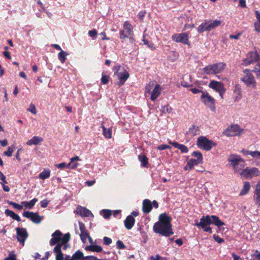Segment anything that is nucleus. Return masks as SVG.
I'll list each match as a JSON object with an SVG mask.
<instances>
[{
	"label": "nucleus",
	"instance_id": "nucleus-61",
	"mask_svg": "<svg viewBox=\"0 0 260 260\" xmlns=\"http://www.w3.org/2000/svg\"><path fill=\"white\" fill-rule=\"evenodd\" d=\"M181 85L184 87H191L192 85L191 84H189L187 81L183 80L181 81Z\"/></svg>",
	"mask_w": 260,
	"mask_h": 260
},
{
	"label": "nucleus",
	"instance_id": "nucleus-20",
	"mask_svg": "<svg viewBox=\"0 0 260 260\" xmlns=\"http://www.w3.org/2000/svg\"><path fill=\"white\" fill-rule=\"evenodd\" d=\"M153 206L151 201L149 199H145L142 203V211L144 214H148L150 213Z\"/></svg>",
	"mask_w": 260,
	"mask_h": 260
},
{
	"label": "nucleus",
	"instance_id": "nucleus-32",
	"mask_svg": "<svg viewBox=\"0 0 260 260\" xmlns=\"http://www.w3.org/2000/svg\"><path fill=\"white\" fill-rule=\"evenodd\" d=\"M80 160V158L79 156H76L74 157H72L70 159V162L68 164V166L69 168L72 169H74L78 166V164L77 163H74V161H78Z\"/></svg>",
	"mask_w": 260,
	"mask_h": 260
},
{
	"label": "nucleus",
	"instance_id": "nucleus-37",
	"mask_svg": "<svg viewBox=\"0 0 260 260\" xmlns=\"http://www.w3.org/2000/svg\"><path fill=\"white\" fill-rule=\"evenodd\" d=\"M50 176V171L44 170L39 174V178L41 179L45 180L48 178Z\"/></svg>",
	"mask_w": 260,
	"mask_h": 260
},
{
	"label": "nucleus",
	"instance_id": "nucleus-41",
	"mask_svg": "<svg viewBox=\"0 0 260 260\" xmlns=\"http://www.w3.org/2000/svg\"><path fill=\"white\" fill-rule=\"evenodd\" d=\"M154 85V83L152 82H150L145 88V95L147 96V94H149L150 92L151 89Z\"/></svg>",
	"mask_w": 260,
	"mask_h": 260
},
{
	"label": "nucleus",
	"instance_id": "nucleus-6",
	"mask_svg": "<svg viewBox=\"0 0 260 260\" xmlns=\"http://www.w3.org/2000/svg\"><path fill=\"white\" fill-rule=\"evenodd\" d=\"M226 66L223 62L216 63L207 66L203 69V71L207 75L216 74L222 72Z\"/></svg>",
	"mask_w": 260,
	"mask_h": 260
},
{
	"label": "nucleus",
	"instance_id": "nucleus-62",
	"mask_svg": "<svg viewBox=\"0 0 260 260\" xmlns=\"http://www.w3.org/2000/svg\"><path fill=\"white\" fill-rule=\"evenodd\" d=\"M97 257L92 255L86 256L84 257V260H96Z\"/></svg>",
	"mask_w": 260,
	"mask_h": 260
},
{
	"label": "nucleus",
	"instance_id": "nucleus-60",
	"mask_svg": "<svg viewBox=\"0 0 260 260\" xmlns=\"http://www.w3.org/2000/svg\"><path fill=\"white\" fill-rule=\"evenodd\" d=\"M22 151V148L18 149L16 152V154L15 155V157L18 160V161L19 162H20L21 161V159L20 157V152Z\"/></svg>",
	"mask_w": 260,
	"mask_h": 260
},
{
	"label": "nucleus",
	"instance_id": "nucleus-47",
	"mask_svg": "<svg viewBox=\"0 0 260 260\" xmlns=\"http://www.w3.org/2000/svg\"><path fill=\"white\" fill-rule=\"evenodd\" d=\"M13 152H14V149L11 146H10L8 148L7 151H6L4 152V154L6 156L10 157L12 156V153Z\"/></svg>",
	"mask_w": 260,
	"mask_h": 260
},
{
	"label": "nucleus",
	"instance_id": "nucleus-44",
	"mask_svg": "<svg viewBox=\"0 0 260 260\" xmlns=\"http://www.w3.org/2000/svg\"><path fill=\"white\" fill-rule=\"evenodd\" d=\"M234 92L235 94L242 95L241 88L240 85L236 84L235 85Z\"/></svg>",
	"mask_w": 260,
	"mask_h": 260
},
{
	"label": "nucleus",
	"instance_id": "nucleus-57",
	"mask_svg": "<svg viewBox=\"0 0 260 260\" xmlns=\"http://www.w3.org/2000/svg\"><path fill=\"white\" fill-rule=\"evenodd\" d=\"M190 91H191L194 94H197V93H202V94H203V92H205V91L202 90L200 89L196 88H190Z\"/></svg>",
	"mask_w": 260,
	"mask_h": 260
},
{
	"label": "nucleus",
	"instance_id": "nucleus-14",
	"mask_svg": "<svg viewBox=\"0 0 260 260\" xmlns=\"http://www.w3.org/2000/svg\"><path fill=\"white\" fill-rule=\"evenodd\" d=\"M23 216L30 219L32 222L36 224L40 223L43 219V216H40L38 212L26 211L23 213Z\"/></svg>",
	"mask_w": 260,
	"mask_h": 260
},
{
	"label": "nucleus",
	"instance_id": "nucleus-2",
	"mask_svg": "<svg viewBox=\"0 0 260 260\" xmlns=\"http://www.w3.org/2000/svg\"><path fill=\"white\" fill-rule=\"evenodd\" d=\"M171 220V218L166 213L160 214L159 220L153 225L154 232L165 237H170L174 233L172 229Z\"/></svg>",
	"mask_w": 260,
	"mask_h": 260
},
{
	"label": "nucleus",
	"instance_id": "nucleus-54",
	"mask_svg": "<svg viewBox=\"0 0 260 260\" xmlns=\"http://www.w3.org/2000/svg\"><path fill=\"white\" fill-rule=\"evenodd\" d=\"M249 154L253 157H260V152L258 151H251Z\"/></svg>",
	"mask_w": 260,
	"mask_h": 260
},
{
	"label": "nucleus",
	"instance_id": "nucleus-18",
	"mask_svg": "<svg viewBox=\"0 0 260 260\" xmlns=\"http://www.w3.org/2000/svg\"><path fill=\"white\" fill-rule=\"evenodd\" d=\"M83 253L80 250L76 251L72 256L70 255H67L63 260H84Z\"/></svg>",
	"mask_w": 260,
	"mask_h": 260
},
{
	"label": "nucleus",
	"instance_id": "nucleus-8",
	"mask_svg": "<svg viewBox=\"0 0 260 260\" xmlns=\"http://www.w3.org/2000/svg\"><path fill=\"white\" fill-rule=\"evenodd\" d=\"M197 144L200 148L206 151L210 150L214 146L216 145L213 141L205 137H200L198 139Z\"/></svg>",
	"mask_w": 260,
	"mask_h": 260
},
{
	"label": "nucleus",
	"instance_id": "nucleus-63",
	"mask_svg": "<svg viewBox=\"0 0 260 260\" xmlns=\"http://www.w3.org/2000/svg\"><path fill=\"white\" fill-rule=\"evenodd\" d=\"M254 192L260 193V180L258 181L256 185L255 189Z\"/></svg>",
	"mask_w": 260,
	"mask_h": 260
},
{
	"label": "nucleus",
	"instance_id": "nucleus-42",
	"mask_svg": "<svg viewBox=\"0 0 260 260\" xmlns=\"http://www.w3.org/2000/svg\"><path fill=\"white\" fill-rule=\"evenodd\" d=\"M109 79H110L109 76L106 75L104 73H102V78H101V83L103 84H107L109 82Z\"/></svg>",
	"mask_w": 260,
	"mask_h": 260
},
{
	"label": "nucleus",
	"instance_id": "nucleus-15",
	"mask_svg": "<svg viewBox=\"0 0 260 260\" xmlns=\"http://www.w3.org/2000/svg\"><path fill=\"white\" fill-rule=\"evenodd\" d=\"M201 100L205 105L210 108H215V100L207 92H203V94L201 96Z\"/></svg>",
	"mask_w": 260,
	"mask_h": 260
},
{
	"label": "nucleus",
	"instance_id": "nucleus-16",
	"mask_svg": "<svg viewBox=\"0 0 260 260\" xmlns=\"http://www.w3.org/2000/svg\"><path fill=\"white\" fill-rule=\"evenodd\" d=\"M76 213L77 215L81 217H93L92 212L85 207L78 206L76 208Z\"/></svg>",
	"mask_w": 260,
	"mask_h": 260
},
{
	"label": "nucleus",
	"instance_id": "nucleus-4",
	"mask_svg": "<svg viewBox=\"0 0 260 260\" xmlns=\"http://www.w3.org/2000/svg\"><path fill=\"white\" fill-rule=\"evenodd\" d=\"M112 70L114 72V76H116L118 78V81L115 82V84L118 87L121 86L129 78V74L120 64L114 66Z\"/></svg>",
	"mask_w": 260,
	"mask_h": 260
},
{
	"label": "nucleus",
	"instance_id": "nucleus-35",
	"mask_svg": "<svg viewBox=\"0 0 260 260\" xmlns=\"http://www.w3.org/2000/svg\"><path fill=\"white\" fill-rule=\"evenodd\" d=\"M254 73L257 79H260V61L258 62L251 71Z\"/></svg>",
	"mask_w": 260,
	"mask_h": 260
},
{
	"label": "nucleus",
	"instance_id": "nucleus-58",
	"mask_svg": "<svg viewBox=\"0 0 260 260\" xmlns=\"http://www.w3.org/2000/svg\"><path fill=\"white\" fill-rule=\"evenodd\" d=\"M88 34L90 37H94L97 35V31L95 29H93L89 30Z\"/></svg>",
	"mask_w": 260,
	"mask_h": 260
},
{
	"label": "nucleus",
	"instance_id": "nucleus-46",
	"mask_svg": "<svg viewBox=\"0 0 260 260\" xmlns=\"http://www.w3.org/2000/svg\"><path fill=\"white\" fill-rule=\"evenodd\" d=\"M16 257V255L13 252H11L9 256L5 257L4 260H17Z\"/></svg>",
	"mask_w": 260,
	"mask_h": 260
},
{
	"label": "nucleus",
	"instance_id": "nucleus-22",
	"mask_svg": "<svg viewBox=\"0 0 260 260\" xmlns=\"http://www.w3.org/2000/svg\"><path fill=\"white\" fill-rule=\"evenodd\" d=\"M124 222L125 228L127 230H129L134 225L135 223V219L132 215H129L126 217Z\"/></svg>",
	"mask_w": 260,
	"mask_h": 260
},
{
	"label": "nucleus",
	"instance_id": "nucleus-27",
	"mask_svg": "<svg viewBox=\"0 0 260 260\" xmlns=\"http://www.w3.org/2000/svg\"><path fill=\"white\" fill-rule=\"evenodd\" d=\"M85 249L87 251L101 252L103 251V248L101 246L98 245H90L87 246Z\"/></svg>",
	"mask_w": 260,
	"mask_h": 260
},
{
	"label": "nucleus",
	"instance_id": "nucleus-29",
	"mask_svg": "<svg viewBox=\"0 0 260 260\" xmlns=\"http://www.w3.org/2000/svg\"><path fill=\"white\" fill-rule=\"evenodd\" d=\"M38 201L37 198H34L29 202L23 201L21 204L27 209H31L35 206L36 202Z\"/></svg>",
	"mask_w": 260,
	"mask_h": 260
},
{
	"label": "nucleus",
	"instance_id": "nucleus-34",
	"mask_svg": "<svg viewBox=\"0 0 260 260\" xmlns=\"http://www.w3.org/2000/svg\"><path fill=\"white\" fill-rule=\"evenodd\" d=\"M103 134L107 139H110L112 137V130L110 128H106L104 125H102Z\"/></svg>",
	"mask_w": 260,
	"mask_h": 260
},
{
	"label": "nucleus",
	"instance_id": "nucleus-64",
	"mask_svg": "<svg viewBox=\"0 0 260 260\" xmlns=\"http://www.w3.org/2000/svg\"><path fill=\"white\" fill-rule=\"evenodd\" d=\"M255 30L257 32H260V22L254 23Z\"/></svg>",
	"mask_w": 260,
	"mask_h": 260
},
{
	"label": "nucleus",
	"instance_id": "nucleus-9",
	"mask_svg": "<svg viewBox=\"0 0 260 260\" xmlns=\"http://www.w3.org/2000/svg\"><path fill=\"white\" fill-rule=\"evenodd\" d=\"M251 71L249 69H245L243 73L245 75L241 78V81L247 86L255 87L256 82L254 76L252 74Z\"/></svg>",
	"mask_w": 260,
	"mask_h": 260
},
{
	"label": "nucleus",
	"instance_id": "nucleus-28",
	"mask_svg": "<svg viewBox=\"0 0 260 260\" xmlns=\"http://www.w3.org/2000/svg\"><path fill=\"white\" fill-rule=\"evenodd\" d=\"M200 132L199 127L193 125L189 128L187 134L191 137H193L194 136L199 135L200 134Z\"/></svg>",
	"mask_w": 260,
	"mask_h": 260
},
{
	"label": "nucleus",
	"instance_id": "nucleus-59",
	"mask_svg": "<svg viewBox=\"0 0 260 260\" xmlns=\"http://www.w3.org/2000/svg\"><path fill=\"white\" fill-rule=\"evenodd\" d=\"M0 180H2L4 184H7L8 182L6 180V177L3 174V173L0 171Z\"/></svg>",
	"mask_w": 260,
	"mask_h": 260
},
{
	"label": "nucleus",
	"instance_id": "nucleus-21",
	"mask_svg": "<svg viewBox=\"0 0 260 260\" xmlns=\"http://www.w3.org/2000/svg\"><path fill=\"white\" fill-rule=\"evenodd\" d=\"M161 88L159 84H156L151 93V100L155 101L160 94Z\"/></svg>",
	"mask_w": 260,
	"mask_h": 260
},
{
	"label": "nucleus",
	"instance_id": "nucleus-38",
	"mask_svg": "<svg viewBox=\"0 0 260 260\" xmlns=\"http://www.w3.org/2000/svg\"><path fill=\"white\" fill-rule=\"evenodd\" d=\"M201 163L202 162L201 161H198L197 159L191 158L188 161L187 165L189 166V169H191L194 166Z\"/></svg>",
	"mask_w": 260,
	"mask_h": 260
},
{
	"label": "nucleus",
	"instance_id": "nucleus-43",
	"mask_svg": "<svg viewBox=\"0 0 260 260\" xmlns=\"http://www.w3.org/2000/svg\"><path fill=\"white\" fill-rule=\"evenodd\" d=\"M103 212V216L105 218H108L112 215V212L110 210L104 209L102 211Z\"/></svg>",
	"mask_w": 260,
	"mask_h": 260
},
{
	"label": "nucleus",
	"instance_id": "nucleus-10",
	"mask_svg": "<svg viewBox=\"0 0 260 260\" xmlns=\"http://www.w3.org/2000/svg\"><path fill=\"white\" fill-rule=\"evenodd\" d=\"M240 175L241 177L251 178L253 177L259 176L260 175V171L257 168L253 167L249 168V167H246L240 172Z\"/></svg>",
	"mask_w": 260,
	"mask_h": 260
},
{
	"label": "nucleus",
	"instance_id": "nucleus-13",
	"mask_svg": "<svg viewBox=\"0 0 260 260\" xmlns=\"http://www.w3.org/2000/svg\"><path fill=\"white\" fill-rule=\"evenodd\" d=\"M16 231L17 240L22 244V246H24L25 242L28 237L26 229L24 228H17Z\"/></svg>",
	"mask_w": 260,
	"mask_h": 260
},
{
	"label": "nucleus",
	"instance_id": "nucleus-33",
	"mask_svg": "<svg viewBox=\"0 0 260 260\" xmlns=\"http://www.w3.org/2000/svg\"><path fill=\"white\" fill-rule=\"evenodd\" d=\"M221 23L220 20H215L213 21H208V26L209 30L211 31L213 29L219 26Z\"/></svg>",
	"mask_w": 260,
	"mask_h": 260
},
{
	"label": "nucleus",
	"instance_id": "nucleus-49",
	"mask_svg": "<svg viewBox=\"0 0 260 260\" xmlns=\"http://www.w3.org/2000/svg\"><path fill=\"white\" fill-rule=\"evenodd\" d=\"M9 204L10 205H12L14 208L17 209L18 210H21L23 209V206L19 205L16 203L11 201L9 202Z\"/></svg>",
	"mask_w": 260,
	"mask_h": 260
},
{
	"label": "nucleus",
	"instance_id": "nucleus-56",
	"mask_svg": "<svg viewBox=\"0 0 260 260\" xmlns=\"http://www.w3.org/2000/svg\"><path fill=\"white\" fill-rule=\"evenodd\" d=\"M171 147L169 145H166V144L160 145L157 147V149H158L159 150H164L166 149H171Z\"/></svg>",
	"mask_w": 260,
	"mask_h": 260
},
{
	"label": "nucleus",
	"instance_id": "nucleus-45",
	"mask_svg": "<svg viewBox=\"0 0 260 260\" xmlns=\"http://www.w3.org/2000/svg\"><path fill=\"white\" fill-rule=\"evenodd\" d=\"M254 200L255 202V204L258 206H260V193L254 192Z\"/></svg>",
	"mask_w": 260,
	"mask_h": 260
},
{
	"label": "nucleus",
	"instance_id": "nucleus-1",
	"mask_svg": "<svg viewBox=\"0 0 260 260\" xmlns=\"http://www.w3.org/2000/svg\"><path fill=\"white\" fill-rule=\"evenodd\" d=\"M71 235L67 233L63 235L60 231L57 230L52 234V238L49 243L51 246L55 245L53 249L54 252L56 253V260H63L64 259L63 254L61 251L62 244H67L70 241Z\"/></svg>",
	"mask_w": 260,
	"mask_h": 260
},
{
	"label": "nucleus",
	"instance_id": "nucleus-50",
	"mask_svg": "<svg viewBox=\"0 0 260 260\" xmlns=\"http://www.w3.org/2000/svg\"><path fill=\"white\" fill-rule=\"evenodd\" d=\"M116 246L118 249H123L125 248V245L123 244V242L121 240H118L116 242Z\"/></svg>",
	"mask_w": 260,
	"mask_h": 260
},
{
	"label": "nucleus",
	"instance_id": "nucleus-7",
	"mask_svg": "<svg viewBox=\"0 0 260 260\" xmlns=\"http://www.w3.org/2000/svg\"><path fill=\"white\" fill-rule=\"evenodd\" d=\"M123 29L119 31V38L122 42L125 41L128 37L134 36V27L129 21H126L124 22Z\"/></svg>",
	"mask_w": 260,
	"mask_h": 260
},
{
	"label": "nucleus",
	"instance_id": "nucleus-3",
	"mask_svg": "<svg viewBox=\"0 0 260 260\" xmlns=\"http://www.w3.org/2000/svg\"><path fill=\"white\" fill-rule=\"evenodd\" d=\"M213 224L217 227H220L225 225L224 222L220 220L216 215H209L202 216L200 219V222L197 221L195 225L199 228H202L204 232L210 234L212 233V228L210 225Z\"/></svg>",
	"mask_w": 260,
	"mask_h": 260
},
{
	"label": "nucleus",
	"instance_id": "nucleus-12",
	"mask_svg": "<svg viewBox=\"0 0 260 260\" xmlns=\"http://www.w3.org/2000/svg\"><path fill=\"white\" fill-rule=\"evenodd\" d=\"M242 129L237 124H232L223 132V134L228 137H234L239 135Z\"/></svg>",
	"mask_w": 260,
	"mask_h": 260
},
{
	"label": "nucleus",
	"instance_id": "nucleus-48",
	"mask_svg": "<svg viewBox=\"0 0 260 260\" xmlns=\"http://www.w3.org/2000/svg\"><path fill=\"white\" fill-rule=\"evenodd\" d=\"M213 237L215 241L219 244H221L224 242V240L223 238L220 237L219 236L216 234H214Z\"/></svg>",
	"mask_w": 260,
	"mask_h": 260
},
{
	"label": "nucleus",
	"instance_id": "nucleus-53",
	"mask_svg": "<svg viewBox=\"0 0 260 260\" xmlns=\"http://www.w3.org/2000/svg\"><path fill=\"white\" fill-rule=\"evenodd\" d=\"M103 243L106 245H109L112 243V239L107 237H104L103 238Z\"/></svg>",
	"mask_w": 260,
	"mask_h": 260
},
{
	"label": "nucleus",
	"instance_id": "nucleus-11",
	"mask_svg": "<svg viewBox=\"0 0 260 260\" xmlns=\"http://www.w3.org/2000/svg\"><path fill=\"white\" fill-rule=\"evenodd\" d=\"M172 39L176 43H181L188 45H190L188 34L187 32L174 34L172 35Z\"/></svg>",
	"mask_w": 260,
	"mask_h": 260
},
{
	"label": "nucleus",
	"instance_id": "nucleus-26",
	"mask_svg": "<svg viewBox=\"0 0 260 260\" xmlns=\"http://www.w3.org/2000/svg\"><path fill=\"white\" fill-rule=\"evenodd\" d=\"M5 214L7 216L11 217L12 219L16 220L17 221H20L21 220L20 216L12 210L8 209H6L5 211Z\"/></svg>",
	"mask_w": 260,
	"mask_h": 260
},
{
	"label": "nucleus",
	"instance_id": "nucleus-39",
	"mask_svg": "<svg viewBox=\"0 0 260 260\" xmlns=\"http://www.w3.org/2000/svg\"><path fill=\"white\" fill-rule=\"evenodd\" d=\"M192 156H193L197 158L198 161L203 162V156L202 153L199 151H195L193 152Z\"/></svg>",
	"mask_w": 260,
	"mask_h": 260
},
{
	"label": "nucleus",
	"instance_id": "nucleus-55",
	"mask_svg": "<svg viewBox=\"0 0 260 260\" xmlns=\"http://www.w3.org/2000/svg\"><path fill=\"white\" fill-rule=\"evenodd\" d=\"M30 111L31 113L36 114L37 113V109L36 107L32 104L30 105L29 108L27 110Z\"/></svg>",
	"mask_w": 260,
	"mask_h": 260
},
{
	"label": "nucleus",
	"instance_id": "nucleus-24",
	"mask_svg": "<svg viewBox=\"0 0 260 260\" xmlns=\"http://www.w3.org/2000/svg\"><path fill=\"white\" fill-rule=\"evenodd\" d=\"M43 141V138L38 136H34L31 139L29 140L27 142V145H38L40 143Z\"/></svg>",
	"mask_w": 260,
	"mask_h": 260
},
{
	"label": "nucleus",
	"instance_id": "nucleus-36",
	"mask_svg": "<svg viewBox=\"0 0 260 260\" xmlns=\"http://www.w3.org/2000/svg\"><path fill=\"white\" fill-rule=\"evenodd\" d=\"M68 53L64 51H60L58 54V58L60 61L63 63L66 60V56L68 55Z\"/></svg>",
	"mask_w": 260,
	"mask_h": 260
},
{
	"label": "nucleus",
	"instance_id": "nucleus-52",
	"mask_svg": "<svg viewBox=\"0 0 260 260\" xmlns=\"http://www.w3.org/2000/svg\"><path fill=\"white\" fill-rule=\"evenodd\" d=\"M50 201L47 199H45L41 201L40 205L42 208H45L47 207Z\"/></svg>",
	"mask_w": 260,
	"mask_h": 260
},
{
	"label": "nucleus",
	"instance_id": "nucleus-40",
	"mask_svg": "<svg viewBox=\"0 0 260 260\" xmlns=\"http://www.w3.org/2000/svg\"><path fill=\"white\" fill-rule=\"evenodd\" d=\"M251 56L253 57V59L251 60H248L245 61V63L247 65L250 64L252 63L253 60H256L257 59L259 58V55L256 53H251Z\"/></svg>",
	"mask_w": 260,
	"mask_h": 260
},
{
	"label": "nucleus",
	"instance_id": "nucleus-51",
	"mask_svg": "<svg viewBox=\"0 0 260 260\" xmlns=\"http://www.w3.org/2000/svg\"><path fill=\"white\" fill-rule=\"evenodd\" d=\"M172 110V108L169 106V105H167L166 106H164L162 108V112H166L168 113H171Z\"/></svg>",
	"mask_w": 260,
	"mask_h": 260
},
{
	"label": "nucleus",
	"instance_id": "nucleus-30",
	"mask_svg": "<svg viewBox=\"0 0 260 260\" xmlns=\"http://www.w3.org/2000/svg\"><path fill=\"white\" fill-rule=\"evenodd\" d=\"M138 159L141 162V166L142 167H147L148 165V158L146 155H139L138 156Z\"/></svg>",
	"mask_w": 260,
	"mask_h": 260
},
{
	"label": "nucleus",
	"instance_id": "nucleus-23",
	"mask_svg": "<svg viewBox=\"0 0 260 260\" xmlns=\"http://www.w3.org/2000/svg\"><path fill=\"white\" fill-rule=\"evenodd\" d=\"M169 143L172 145L175 148L179 149L182 153H186L188 151V148L183 144H179L177 142H173L170 140L169 141Z\"/></svg>",
	"mask_w": 260,
	"mask_h": 260
},
{
	"label": "nucleus",
	"instance_id": "nucleus-19",
	"mask_svg": "<svg viewBox=\"0 0 260 260\" xmlns=\"http://www.w3.org/2000/svg\"><path fill=\"white\" fill-rule=\"evenodd\" d=\"M209 87L218 92L225 89L224 84L222 82L214 80L210 82Z\"/></svg>",
	"mask_w": 260,
	"mask_h": 260
},
{
	"label": "nucleus",
	"instance_id": "nucleus-31",
	"mask_svg": "<svg viewBox=\"0 0 260 260\" xmlns=\"http://www.w3.org/2000/svg\"><path fill=\"white\" fill-rule=\"evenodd\" d=\"M250 183L248 181H245L244 183V185H243V188L242 189V190H241V191L240 192V195L244 196V195L246 194L248 192L249 190H250Z\"/></svg>",
	"mask_w": 260,
	"mask_h": 260
},
{
	"label": "nucleus",
	"instance_id": "nucleus-17",
	"mask_svg": "<svg viewBox=\"0 0 260 260\" xmlns=\"http://www.w3.org/2000/svg\"><path fill=\"white\" fill-rule=\"evenodd\" d=\"M79 229L81 232L80 234L81 240L83 243H85L86 239H87L88 236H89V234L87 230L84 223L82 222H79Z\"/></svg>",
	"mask_w": 260,
	"mask_h": 260
},
{
	"label": "nucleus",
	"instance_id": "nucleus-5",
	"mask_svg": "<svg viewBox=\"0 0 260 260\" xmlns=\"http://www.w3.org/2000/svg\"><path fill=\"white\" fill-rule=\"evenodd\" d=\"M228 161L230 163L235 172H241L245 167V161L240 155L236 154H230Z\"/></svg>",
	"mask_w": 260,
	"mask_h": 260
},
{
	"label": "nucleus",
	"instance_id": "nucleus-25",
	"mask_svg": "<svg viewBox=\"0 0 260 260\" xmlns=\"http://www.w3.org/2000/svg\"><path fill=\"white\" fill-rule=\"evenodd\" d=\"M197 31L199 33H202L205 31H210L208 26V21L205 20L197 28Z\"/></svg>",
	"mask_w": 260,
	"mask_h": 260
}]
</instances>
